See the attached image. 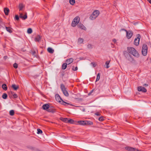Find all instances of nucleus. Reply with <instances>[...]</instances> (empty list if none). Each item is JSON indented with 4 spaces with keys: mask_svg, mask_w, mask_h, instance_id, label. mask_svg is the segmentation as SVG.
Here are the masks:
<instances>
[{
    "mask_svg": "<svg viewBox=\"0 0 151 151\" xmlns=\"http://www.w3.org/2000/svg\"><path fill=\"white\" fill-rule=\"evenodd\" d=\"M128 52L127 51H124V54L125 56L129 55L130 57H132L129 54H132L134 57H139V54L138 52L134 48L132 47H128L127 48Z\"/></svg>",
    "mask_w": 151,
    "mask_h": 151,
    "instance_id": "f257e3e1",
    "label": "nucleus"
},
{
    "mask_svg": "<svg viewBox=\"0 0 151 151\" xmlns=\"http://www.w3.org/2000/svg\"><path fill=\"white\" fill-rule=\"evenodd\" d=\"M100 13V12L99 10L94 11L89 17L90 19L92 20L95 19L98 17Z\"/></svg>",
    "mask_w": 151,
    "mask_h": 151,
    "instance_id": "f03ea898",
    "label": "nucleus"
},
{
    "mask_svg": "<svg viewBox=\"0 0 151 151\" xmlns=\"http://www.w3.org/2000/svg\"><path fill=\"white\" fill-rule=\"evenodd\" d=\"M80 18L78 16L75 17L73 19L72 23L71 26L73 27H75L79 23Z\"/></svg>",
    "mask_w": 151,
    "mask_h": 151,
    "instance_id": "7ed1b4c3",
    "label": "nucleus"
},
{
    "mask_svg": "<svg viewBox=\"0 0 151 151\" xmlns=\"http://www.w3.org/2000/svg\"><path fill=\"white\" fill-rule=\"evenodd\" d=\"M147 49L148 47L147 45L146 44H144L142 46V53L143 56H145L147 55Z\"/></svg>",
    "mask_w": 151,
    "mask_h": 151,
    "instance_id": "20e7f679",
    "label": "nucleus"
},
{
    "mask_svg": "<svg viewBox=\"0 0 151 151\" xmlns=\"http://www.w3.org/2000/svg\"><path fill=\"white\" fill-rule=\"evenodd\" d=\"M60 88L64 95L67 97L68 96H69V93L66 90V88L65 87V86L63 84H61Z\"/></svg>",
    "mask_w": 151,
    "mask_h": 151,
    "instance_id": "39448f33",
    "label": "nucleus"
},
{
    "mask_svg": "<svg viewBox=\"0 0 151 151\" xmlns=\"http://www.w3.org/2000/svg\"><path fill=\"white\" fill-rule=\"evenodd\" d=\"M137 37L135 38L134 40V44L135 45L137 46L139 44V42L141 38L140 35L138 34L137 35Z\"/></svg>",
    "mask_w": 151,
    "mask_h": 151,
    "instance_id": "423d86ee",
    "label": "nucleus"
},
{
    "mask_svg": "<svg viewBox=\"0 0 151 151\" xmlns=\"http://www.w3.org/2000/svg\"><path fill=\"white\" fill-rule=\"evenodd\" d=\"M126 37L128 39H130L133 35L132 31L130 30H129L126 32Z\"/></svg>",
    "mask_w": 151,
    "mask_h": 151,
    "instance_id": "0eeeda50",
    "label": "nucleus"
},
{
    "mask_svg": "<svg viewBox=\"0 0 151 151\" xmlns=\"http://www.w3.org/2000/svg\"><path fill=\"white\" fill-rule=\"evenodd\" d=\"M125 149L128 151H141L135 148L132 147H126Z\"/></svg>",
    "mask_w": 151,
    "mask_h": 151,
    "instance_id": "6e6552de",
    "label": "nucleus"
},
{
    "mask_svg": "<svg viewBox=\"0 0 151 151\" xmlns=\"http://www.w3.org/2000/svg\"><path fill=\"white\" fill-rule=\"evenodd\" d=\"M77 26L78 28L84 30H86V28L81 23H79L77 25Z\"/></svg>",
    "mask_w": 151,
    "mask_h": 151,
    "instance_id": "1a4fd4ad",
    "label": "nucleus"
},
{
    "mask_svg": "<svg viewBox=\"0 0 151 151\" xmlns=\"http://www.w3.org/2000/svg\"><path fill=\"white\" fill-rule=\"evenodd\" d=\"M55 98L56 99H60V100L62 101H60V100H59L58 101L60 103V104L62 105H63L64 104H65V102L60 97V96L58 94L56 95L55 96Z\"/></svg>",
    "mask_w": 151,
    "mask_h": 151,
    "instance_id": "9d476101",
    "label": "nucleus"
},
{
    "mask_svg": "<svg viewBox=\"0 0 151 151\" xmlns=\"http://www.w3.org/2000/svg\"><path fill=\"white\" fill-rule=\"evenodd\" d=\"M126 58L127 60V62L128 63H134L135 62V60L133 59V57H126Z\"/></svg>",
    "mask_w": 151,
    "mask_h": 151,
    "instance_id": "9b49d317",
    "label": "nucleus"
},
{
    "mask_svg": "<svg viewBox=\"0 0 151 151\" xmlns=\"http://www.w3.org/2000/svg\"><path fill=\"white\" fill-rule=\"evenodd\" d=\"M19 17L20 18L22 19L23 20L26 19L27 18V13H25V14L24 16L23 15V14L22 13H20Z\"/></svg>",
    "mask_w": 151,
    "mask_h": 151,
    "instance_id": "f8f14e48",
    "label": "nucleus"
},
{
    "mask_svg": "<svg viewBox=\"0 0 151 151\" xmlns=\"http://www.w3.org/2000/svg\"><path fill=\"white\" fill-rule=\"evenodd\" d=\"M138 91H142L144 93L147 91L146 89L142 86L138 87Z\"/></svg>",
    "mask_w": 151,
    "mask_h": 151,
    "instance_id": "ddd939ff",
    "label": "nucleus"
},
{
    "mask_svg": "<svg viewBox=\"0 0 151 151\" xmlns=\"http://www.w3.org/2000/svg\"><path fill=\"white\" fill-rule=\"evenodd\" d=\"M55 109H54L52 106H50L48 110H47V111L48 112L52 113H54L55 112Z\"/></svg>",
    "mask_w": 151,
    "mask_h": 151,
    "instance_id": "4468645a",
    "label": "nucleus"
},
{
    "mask_svg": "<svg viewBox=\"0 0 151 151\" xmlns=\"http://www.w3.org/2000/svg\"><path fill=\"white\" fill-rule=\"evenodd\" d=\"M50 107L49 105L48 104H44L42 106V109L45 110H46L47 111V110Z\"/></svg>",
    "mask_w": 151,
    "mask_h": 151,
    "instance_id": "2eb2a0df",
    "label": "nucleus"
},
{
    "mask_svg": "<svg viewBox=\"0 0 151 151\" xmlns=\"http://www.w3.org/2000/svg\"><path fill=\"white\" fill-rule=\"evenodd\" d=\"M4 13L6 15H8L9 12V10L8 8L6 7L4 9Z\"/></svg>",
    "mask_w": 151,
    "mask_h": 151,
    "instance_id": "dca6fc26",
    "label": "nucleus"
},
{
    "mask_svg": "<svg viewBox=\"0 0 151 151\" xmlns=\"http://www.w3.org/2000/svg\"><path fill=\"white\" fill-rule=\"evenodd\" d=\"M41 38V36H40V35H38L37 36V37H35V41L36 42H39Z\"/></svg>",
    "mask_w": 151,
    "mask_h": 151,
    "instance_id": "f3484780",
    "label": "nucleus"
},
{
    "mask_svg": "<svg viewBox=\"0 0 151 151\" xmlns=\"http://www.w3.org/2000/svg\"><path fill=\"white\" fill-rule=\"evenodd\" d=\"M73 61V59L72 58H70L66 60V63L68 65L72 63Z\"/></svg>",
    "mask_w": 151,
    "mask_h": 151,
    "instance_id": "a211bd4d",
    "label": "nucleus"
},
{
    "mask_svg": "<svg viewBox=\"0 0 151 151\" xmlns=\"http://www.w3.org/2000/svg\"><path fill=\"white\" fill-rule=\"evenodd\" d=\"M80 125H86L85 120V121H79L77 122Z\"/></svg>",
    "mask_w": 151,
    "mask_h": 151,
    "instance_id": "6ab92c4d",
    "label": "nucleus"
},
{
    "mask_svg": "<svg viewBox=\"0 0 151 151\" xmlns=\"http://www.w3.org/2000/svg\"><path fill=\"white\" fill-rule=\"evenodd\" d=\"M37 52H38L37 50L36 51L34 50H32L31 52V53L32 54V55L33 56H35V57H37Z\"/></svg>",
    "mask_w": 151,
    "mask_h": 151,
    "instance_id": "aec40b11",
    "label": "nucleus"
},
{
    "mask_svg": "<svg viewBox=\"0 0 151 151\" xmlns=\"http://www.w3.org/2000/svg\"><path fill=\"white\" fill-rule=\"evenodd\" d=\"M5 27L6 30L7 32L10 33H12V29L11 27H7L6 26H5Z\"/></svg>",
    "mask_w": 151,
    "mask_h": 151,
    "instance_id": "412c9836",
    "label": "nucleus"
},
{
    "mask_svg": "<svg viewBox=\"0 0 151 151\" xmlns=\"http://www.w3.org/2000/svg\"><path fill=\"white\" fill-rule=\"evenodd\" d=\"M47 51L50 53H52L54 52V50L51 47H49L47 49Z\"/></svg>",
    "mask_w": 151,
    "mask_h": 151,
    "instance_id": "4be33fe9",
    "label": "nucleus"
},
{
    "mask_svg": "<svg viewBox=\"0 0 151 151\" xmlns=\"http://www.w3.org/2000/svg\"><path fill=\"white\" fill-rule=\"evenodd\" d=\"M12 87L14 90H16L19 88L18 86H17L14 84L12 85Z\"/></svg>",
    "mask_w": 151,
    "mask_h": 151,
    "instance_id": "5701e85b",
    "label": "nucleus"
},
{
    "mask_svg": "<svg viewBox=\"0 0 151 151\" xmlns=\"http://www.w3.org/2000/svg\"><path fill=\"white\" fill-rule=\"evenodd\" d=\"M24 6L22 3H20L19 6V11H22Z\"/></svg>",
    "mask_w": 151,
    "mask_h": 151,
    "instance_id": "b1692460",
    "label": "nucleus"
},
{
    "mask_svg": "<svg viewBox=\"0 0 151 151\" xmlns=\"http://www.w3.org/2000/svg\"><path fill=\"white\" fill-rule=\"evenodd\" d=\"M85 123L86 125H93V122L90 121L85 120Z\"/></svg>",
    "mask_w": 151,
    "mask_h": 151,
    "instance_id": "393cba45",
    "label": "nucleus"
},
{
    "mask_svg": "<svg viewBox=\"0 0 151 151\" xmlns=\"http://www.w3.org/2000/svg\"><path fill=\"white\" fill-rule=\"evenodd\" d=\"M60 119L62 121L64 122L67 123L68 120V119L67 118H64L63 117H61L60 118Z\"/></svg>",
    "mask_w": 151,
    "mask_h": 151,
    "instance_id": "a878e982",
    "label": "nucleus"
},
{
    "mask_svg": "<svg viewBox=\"0 0 151 151\" xmlns=\"http://www.w3.org/2000/svg\"><path fill=\"white\" fill-rule=\"evenodd\" d=\"M67 123L72 124H75V121L72 119H69L68 120Z\"/></svg>",
    "mask_w": 151,
    "mask_h": 151,
    "instance_id": "bb28decb",
    "label": "nucleus"
},
{
    "mask_svg": "<svg viewBox=\"0 0 151 151\" xmlns=\"http://www.w3.org/2000/svg\"><path fill=\"white\" fill-rule=\"evenodd\" d=\"M2 87L3 90H4L5 91H6L7 90V87L6 84H3L2 85Z\"/></svg>",
    "mask_w": 151,
    "mask_h": 151,
    "instance_id": "cd10ccee",
    "label": "nucleus"
},
{
    "mask_svg": "<svg viewBox=\"0 0 151 151\" xmlns=\"http://www.w3.org/2000/svg\"><path fill=\"white\" fill-rule=\"evenodd\" d=\"M110 62V60H108L107 61H106V62L105 63V65L106 66L105 68H108L109 67V63Z\"/></svg>",
    "mask_w": 151,
    "mask_h": 151,
    "instance_id": "c85d7f7f",
    "label": "nucleus"
},
{
    "mask_svg": "<svg viewBox=\"0 0 151 151\" xmlns=\"http://www.w3.org/2000/svg\"><path fill=\"white\" fill-rule=\"evenodd\" d=\"M67 64L66 63H64L63 64L62 67V68L63 70H65L67 67Z\"/></svg>",
    "mask_w": 151,
    "mask_h": 151,
    "instance_id": "c756f323",
    "label": "nucleus"
},
{
    "mask_svg": "<svg viewBox=\"0 0 151 151\" xmlns=\"http://www.w3.org/2000/svg\"><path fill=\"white\" fill-rule=\"evenodd\" d=\"M10 93L13 96L14 98H17V95L16 94H14V93L12 91H11L10 93Z\"/></svg>",
    "mask_w": 151,
    "mask_h": 151,
    "instance_id": "7c9ffc66",
    "label": "nucleus"
},
{
    "mask_svg": "<svg viewBox=\"0 0 151 151\" xmlns=\"http://www.w3.org/2000/svg\"><path fill=\"white\" fill-rule=\"evenodd\" d=\"M32 32V30L31 28H29L27 30V33L29 34H31Z\"/></svg>",
    "mask_w": 151,
    "mask_h": 151,
    "instance_id": "2f4dec72",
    "label": "nucleus"
},
{
    "mask_svg": "<svg viewBox=\"0 0 151 151\" xmlns=\"http://www.w3.org/2000/svg\"><path fill=\"white\" fill-rule=\"evenodd\" d=\"M2 97L4 99H6L7 97V95L6 93H4L2 95Z\"/></svg>",
    "mask_w": 151,
    "mask_h": 151,
    "instance_id": "473e14b6",
    "label": "nucleus"
},
{
    "mask_svg": "<svg viewBox=\"0 0 151 151\" xmlns=\"http://www.w3.org/2000/svg\"><path fill=\"white\" fill-rule=\"evenodd\" d=\"M14 111L12 110L10 111L9 114L11 116H13L14 115Z\"/></svg>",
    "mask_w": 151,
    "mask_h": 151,
    "instance_id": "72a5a7b5",
    "label": "nucleus"
},
{
    "mask_svg": "<svg viewBox=\"0 0 151 151\" xmlns=\"http://www.w3.org/2000/svg\"><path fill=\"white\" fill-rule=\"evenodd\" d=\"M69 2L71 4L73 5L75 3V0H69Z\"/></svg>",
    "mask_w": 151,
    "mask_h": 151,
    "instance_id": "f704fd0d",
    "label": "nucleus"
},
{
    "mask_svg": "<svg viewBox=\"0 0 151 151\" xmlns=\"http://www.w3.org/2000/svg\"><path fill=\"white\" fill-rule=\"evenodd\" d=\"M19 16L18 15H16L15 16L14 19L17 21H18L19 20Z\"/></svg>",
    "mask_w": 151,
    "mask_h": 151,
    "instance_id": "c9c22d12",
    "label": "nucleus"
},
{
    "mask_svg": "<svg viewBox=\"0 0 151 151\" xmlns=\"http://www.w3.org/2000/svg\"><path fill=\"white\" fill-rule=\"evenodd\" d=\"M100 73H99L97 76V78L96 80V82L97 81H99L100 79Z\"/></svg>",
    "mask_w": 151,
    "mask_h": 151,
    "instance_id": "e433bc0d",
    "label": "nucleus"
},
{
    "mask_svg": "<svg viewBox=\"0 0 151 151\" xmlns=\"http://www.w3.org/2000/svg\"><path fill=\"white\" fill-rule=\"evenodd\" d=\"M37 134H42V132L41 130L40 129H37Z\"/></svg>",
    "mask_w": 151,
    "mask_h": 151,
    "instance_id": "4c0bfd02",
    "label": "nucleus"
},
{
    "mask_svg": "<svg viewBox=\"0 0 151 151\" xmlns=\"http://www.w3.org/2000/svg\"><path fill=\"white\" fill-rule=\"evenodd\" d=\"M83 39L82 38H79L78 39V42L80 44L82 43H83Z\"/></svg>",
    "mask_w": 151,
    "mask_h": 151,
    "instance_id": "58836bf2",
    "label": "nucleus"
},
{
    "mask_svg": "<svg viewBox=\"0 0 151 151\" xmlns=\"http://www.w3.org/2000/svg\"><path fill=\"white\" fill-rule=\"evenodd\" d=\"M27 148L32 150H34L35 149V148L34 147H33L32 146H28V147H27Z\"/></svg>",
    "mask_w": 151,
    "mask_h": 151,
    "instance_id": "ea45409f",
    "label": "nucleus"
},
{
    "mask_svg": "<svg viewBox=\"0 0 151 151\" xmlns=\"http://www.w3.org/2000/svg\"><path fill=\"white\" fill-rule=\"evenodd\" d=\"M4 24V23L2 21V19L0 17V25Z\"/></svg>",
    "mask_w": 151,
    "mask_h": 151,
    "instance_id": "a19ab883",
    "label": "nucleus"
},
{
    "mask_svg": "<svg viewBox=\"0 0 151 151\" xmlns=\"http://www.w3.org/2000/svg\"><path fill=\"white\" fill-rule=\"evenodd\" d=\"M13 67L15 68H18V64L16 63H15L13 64Z\"/></svg>",
    "mask_w": 151,
    "mask_h": 151,
    "instance_id": "79ce46f5",
    "label": "nucleus"
},
{
    "mask_svg": "<svg viewBox=\"0 0 151 151\" xmlns=\"http://www.w3.org/2000/svg\"><path fill=\"white\" fill-rule=\"evenodd\" d=\"M99 120L100 121H103L104 120V117L102 116L100 117L99 119Z\"/></svg>",
    "mask_w": 151,
    "mask_h": 151,
    "instance_id": "37998d69",
    "label": "nucleus"
},
{
    "mask_svg": "<svg viewBox=\"0 0 151 151\" xmlns=\"http://www.w3.org/2000/svg\"><path fill=\"white\" fill-rule=\"evenodd\" d=\"M91 64L93 66V67H95L96 66V65L94 62H92L91 63Z\"/></svg>",
    "mask_w": 151,
    "mask_h": 151,
    "instance_id": "c03bdc74",
    "label": "nucleus"
},
{
    "mask_svg": "<svg viewBox=\"0 0 151 151\" xmlns=\"http://www.w3.org/2000/svg\"><path fill=\"white\" fill-rule=\"evenodd\" d=\"M65 104H66V105H67V106L69 105V106H74V105H73V104H70L69 103H67L66 102H65Z\"/></svg>",
    "mask_w": 151,
    "mask_h": 151,
    "instance_id": "a18cd8bd",
    "label": "nucleus"
},
{
    "mask_svg": "<svg viewBox=\"0 0 151 151\" xmlns=\"http://www.w3.org/2000/svg\"><path fill=\"white\" fill-rule=\"evenodd\" d=\"M74 67V66H73V68H72V70H74V71H76L77 70H78V67H77V66L74 69L73 68Z\"/></svg>",
    "mask_w": 151,
    "mask_h": 151,
    "instance_id": "49530a36",
    "label": "nucleus"
},
{
    "mask_svg": "<svg viewBox=\"0 0 151 151\" xmlns=\"http://www.w3.org/2000/svg\"><path fill=\"white\" fill-rule=\"evenodd\" d=\"M87 46L88 48H92V45L91 44H88Z\"/></svg>",
    "mask_w": 151,
    "mask_h": 151,
    "instance_id": "de8ad7c7",
    "label": "nucleus"
},
{
    "mask_svg": "<svg viewBox=\"0 0 151 151\" xmlns=\"http://www.w3.org/2000/svg\"><path fill=\"white\" fill-rule=\"evenodd\" d=\"M124 31L125 32H126L127 31L126 29L124 28L120 30V31Z\"/></svg>",
    "mask_w": 151,
    "mask_h": 151,
    "instance_id": "09e8293b",
    "label": "nucleus"
},
{
    "mask_svg": "<svg viewBox=\"0 0 151 151\" xmlns=\"http://www.w3.org/2000/svg\"><path fill=\"white\" fill-rule=\"evenodd\" d=\"M95 114L97 116H100V114H99V112H97L95 113Z\"/></svg>",
    "mask_w": 151,
    "mask_h": 151,
    "instance_id": "8fccbe9b",
    "label": "nucleus"
},
{
    "mask_svg": "<svg viewBox=\"0 0 151 151\" xmlns=\"http://www.w3.org/2000/svg\"><path fill=\"white\" fill-rule=\"evenodd\" d=\"M93 90H92L88 93V95H91V94L93 92Z\"/></svg>",
    "mask_w": 151,
    "mask_h": 151,
    "instance_id": "3c124183",
    "label": "nucleus"
},
{
    "mask_svg": "<svg viewBox=\"0 0 151 151\" xmlns=\"http://www.w3.org/2000/svg\"><path fill=\"white\" fill-rule=\"evenodd\" d=\"M113 41L115 43L116 42V39H114L113 40Z\"/></svg>",
    "mask_w": 151,
    "mask_h": 151,
    "instance_id": "603ef678",
    "label": "nucleus"
},
{
    "mask_svg": "<svg viewBox=\"0 0 151 151\" xmlns=\"http://www.w3.org/2000/svg\"><path fill=\"white\" fill-rule=\"evenodd\" d=\"M151 4V0H147Z\"/></svg>",
    "mask_w": 151,
    "mask_h": 151,
    "instance_id": "864d4df0",
    "label": "nucleus"
},
{
    "mask_svg": "<svg viewBox=\"0 0 151 151\" xmlns=\"http://www.w3.org/2000/svg\"><path fill=\"white\" fill-rule=\"evenodd\" d=\"M148 86V85L147 84H145L143 86Z\"/></svg>",
    "mask_w": 151,
    "mask_h": 151,
    "instance_id": "5fc2aeb1",
    "label": "nucleus"
},
{
    "mask_svg": "<svg viewBox=\"0 0 151 151\" xmlns=\"http://www.w3.org/2000/svg\"><path fill=\"white\" fill-rule=\"evenodd\" d=\"M23 59H25V60H28V61H30V60H28L27 59H26V58H23Z\"/></svg>",
    "mask_w": 151,
    "mask_h": 151,
    "instance_id": "6e6d98bb",
    "label": "nucleus"
},
{
    "mask_svg": "<svg viewBox=\"0 0 151 151\" xmlns=\"http://www.w3.org/2000/svg\"><path fill=\"white\" fill-rule=\"evenodd\" d=\"M63 105H65V106H66V104H64Z\"/></svg>",
    "mask_w": 151,
    "mask_h": 151,
    "instance_id": "4d7b16f0",
    "label": "nucleus"
},
{
    "mask_svg": "<svg viewBox=\"0 0 151 151\" xmlns=\"http://www.w3.org/2000/svg\"><path fill=\"white\" fill-rule=\"evenodd\" d=\"M136 24H137V23H134V25H135Z\"/></svg>",
    "mask_w": 151,
    "mask_h": 151,
    "instance_id": "13d9d810",
    "label": "nucleus"
},
{
    "mask_svg": "<svg viewBox=\"0 0 151 151\" xmlns=\"http://www.w3.org/2000/svg\"><path fill=\"white\" fill-rule=\"evenodd\" d=\"M6 57H5V59H6Z\"/></svg>",
    "mask_w": 151,
    "mask_h": 151,
    "instance_id": "bf43d9fd",
    "label": "nucleus"
},
{
    "mask_svg": "<svg viewBox=\"0 0 151 151\" xmlns=\"http://www.w3.org/2000/svg\"><path fill=\"white\" fill-rule=\"evenodd\" d=\"M4 57H7V56H5Z\"/></svg>",
    "mask_w": 151,
    "mask_h": 151,
    "instance_id": "052dcab7",
    "label": "nucleus"
},
{
    "mask_svg": "<svg viewBox=\"0 0 151 151\" xmlns=\"http://www.w3.org/2000/svg\"><path fill=\"white\" fill-rule=\"evenodd\" d=\"M37 58H40V57H37Z\"/></svg>",
    "mask_w": 151,
    "mask_h": 151,
    "instance_id": "680f3d73",
    "label": "nucleus"
}]
</instances>
